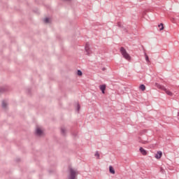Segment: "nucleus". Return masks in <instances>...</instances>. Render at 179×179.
I'll return each instance as SVG.
<instances>
[{"mask_svg": "<svg viewBox=\"0 0 179 179\" xmlns=\"http://www.w3.org/2000/svg\"><path fill=\"white\" fill-rule=\"evenodd\" d=\"M120 52L125 59H127V61H129V59H131V56L129 55V54H128V52H127L125 48H124V47L120 48Z\"/></svg>", "mask_w": 179, "mask_h": 179, "instance_id": "f257e3e1", "label": "nucleus"}, {"mask_svg": "<svg viewBox=\"0 0 179 179\" xmlns=\"http://www.w3.org/2000/svg\"><path fill=\"white\" fill-rule=\"evenodd\" d=\"M69 179H76L78 171L72 168H69Z\"/></svg>", "mask_w": 179, "mask_h": 179, "instance_id": "f03ea898", "label": "nucleus"}, {"mask_svg": "<svg viewBox=\"0 0 179 179\" xmlns=\"http://www.w3.org/2000/svg\"><path fill=\"white\" fill-rule=\"evenodd\" d=\"M157 87H158V89H161V90H164V92H165V93H166V94H168V96H173V92H170L169 90H166V87L163 86V85H160L159 84H156Z\"/></svg>", "mask_w": 179, "mask_h": 179, "instance_id": "7ed1b4c3", "label": "nucleus"}, {"mask_svg": "<svg viewBox=\"0 0 179 179\" xmlns=\"http://www.w3.org/2000/svg\"><path fill=\"white\" fill-rule=\"evenodd\" d=\"M35 134L36 136H43L44 132H43V130H41V129L38 127L36 129Z\"/></svg>", "mask_w": 179, "mask_h": 179, "instance_id": "20e7f679", "label": "nucleus"}, {"mask_svg": "<svg viewBox=\"0 0 179 179\" xmlns=\"http://www.w3.org/2000/svg\"><path fill=\"white\" fill-rule=\"evenodd\" d=\"M90 44L89 43H87L85 44V52L87 53V55H90V48H89L90 47Z\"/></svg>", "mask_w": 179, "mask_h": 179, "instance_id": "39448f33", "label": "nucleus"}, {"mask_svg": "<svg viewBox=\"0 0 179 179\" xmlns=\"http://www.w3.org/2000/svg\"><path fill=\"white\" fill-rule=\"evenodd\" d=\"M162 156H163V152H162V151H158L157 154H155V159H161Z\"/></svg>", "mask_w": 179, "mask_h": 179, "instance_id": "423d86ee", "label": "nucleus"}, {"mask_svg": "<svg viewBox=\"0 0 179 179\" xmlns=\"http://www.w3.org/2000/svg\"><path fill=\"white\" fill-rule=\"evenodd\" d=\"M139 150L143 156H146V155H148V152H146V150L143 149V148L141 147Z\"/></svg>", "mask_w": 179, "mask_h": 179, "instance_id": "0eeeda50", "label": "nucleus"}, {"mask_svg": "<svg viewBox=\"0 0 179 179\" xmlns=\"http://www.w3.org/2000/svg\"><path fill=\"white\" fill-rule=\"evenodd\" d=\"M61 134L62 135H63V136H65V135H66V128H65L64 127H62L61 128Z\"/></svg>", "mask_w": 179, "mask_h": 179, "instance_id": "6e6552de", "label": "nucleus"}, {"mask_svg": "<svg viewBox=\"0 0 179 179\" xmlns=\"http://www.w3.org/2000/svg\"><path fill=\"white\" fill-rule=\"evenodd\" d=\"M2 108L4 109L8 108V101H3L1 103Z\"/></svg>", "mask_w": 179, "mask_h": 179, "instance_id": "1a4fd4ad", "label": "nucleus"}, {"mask_svg": "<svg viewBox=\"0 0 179 179\" xmlns=\"http://www.w3.org/2000/svg\"><path fill=\"white\" fill-rule=\"evenodd\" d=\"M100 90L102 92L103 94L106 93V85H100Z\"/></svg>", "mask_w": 179, "mask_h": 179, "instance_id": "9d476101", "label": "nucleus"}, {"mask_svg": "<svg viewBox=\"0 0 179 179\" xmlns=\"http://www.w3.org/2000/svg\"><path fill=\"white\" fill-rule=\"evenodd\" d=\"M8 90V88L5 87H0V94H2V93H5Z\"/></svg>", "mask_w": 179, "mask_h": 179, "instance_id": "9b49d317", "label": "nucleus"}, {"mask_svg": "<svg viewBox=\"0 0 179 179\" xmlns=\"http://www.w3.org/2000/svg\"><path fill=\"white\" fill-rule=\"evenodd\" d=\"M109 171L111 174H115V170H114V168L112 166H109Z\"/></svg>", "mask_w": 179, "mask_h": 179, "instance_id": "f8f14e48", "label": "nucleus"}, {"mask_svg": "<svg viewBox=\"0 0 179 179\" xmlns=\"http://www.w3.org/2000/svg\"><path fill=\"white\" fill-rule=\"evenodd\" d=\"M140 89L141 90H142V92H144V90L146 89V87L145 86V85L142 84L140 85Z\"/></svg>", "mask_w": 179, "mask_h": 179, "instance_id": "ddd939ff", "label": "nucleus"}, {"mask_svg": "<svg viewBox=\"0 0 179 179\" xmlns=\"http://www.w3.org/2000/svg\"><path fill=\"white\" fill-rule=\"evenodd\" d=\"M158 27H161V28H159L160 31H162V30L164 29V27L163 25V23H161L160 24H159Z\"/></svg>", "mask_w": 179, "mask_h": 179, "instance_id": "4468645a", "label": "nucleus"}, {"mask_svg": "<svg viewBox=\"0 0 179 179\" xmlns=\"http://www.w3.org/2000/svg\"><path fill=\"white\" fill-rule=\"evenodd\" d=\"M94 156L97 157V159H100V154H99V151L95 152Z\"/></svg>", "mask_w": 179, "mask_h": 179, "instance_id": "2eb2a0df", "label": "nucleus"}, {"mask_svg": "<svg viewBox=\"0 0 179 179\" xmlns=\"http://www.w3.org/2000/svg\"><path fill=\"white\" fill-rule=\"evenodd\" d=\"M43 22H44L45 23H50V18H48V17L45 18V19L43 20Z\"/></svg>", "mask_w": 179, "mask_h": 179, "instance_id": "dca6fc26", "label": "nucleus"}, {"mask_svg": "<svg viewBox=\"0 0 179 179\" xmlns=\"http://www.w3.org/2000/svg\"><path fill=\"white\" fill-rule=\"evenodd\" d=\"M145 61L147 62H150V61L149 60V56H148V55H146V53H145Z\"/></svg>", "mask_w": 179, "mask_h": 179, "instance_id": "f3484780", "label": "nucleus"}, {"mask_svg": "<svg viewBox=\"0 0 179 179\" xmlns=\"http://www.w3.org/2000/svg\"><path fill=\"white\" fill-rule=\"evenodd\" d=\"M77 75H78V76H82V75H83L82 71L78 70V71H77Z\"/></svg>", "mask_w": 179, "mask_h": 179, "instance_id": "a211bd4d", "label": "nucleus"}, {"mask_svg": "<svg viewBox=\"0 0 179 179\" xmlns=\"http://www.w3.org/2000/svg\"><path fill=\"white\" fill-rule=\"evenodd\" d=\"M80 110V105L79 103H77L76 110L79 113Z\"/></svg>", "mask_w": 179, "mask_h": 179, "instance_id": "6ab92c4d", "label": "nucleus"}, {"mask_svg": "<svg viewBox=\"0 0 179 179\" xmlns=\"http://www.w3.org/2000/svg\"><path fill=\"white\" fill-rule=\"evenodd\" d=\"M73 136H74V138H76V136H78V131L73 132Z\"/></svg>", "mask_w": 179, "mask_h": 179, "instance_id": "aec40b11", "label": "nucleus"}, {"mask_svg": "<svg viewBox=\"0 0 179 179\" xmlns=\"http://www.w3.org/2000/svg\"><path fill=\"white\" fill-rule=\"evenodd\" d=\"M148 141H141L142 143H147Z\"/></svg>", "mask_w": 179, "mask_h": 179, "instance_id": "412c9836", "label": "nucleus"}, {"mask_svg": "<svg viewBox=\"0 0 179 179\" xmlns=\"http://www.w3.org/2000/svg\"><path fill=\"white\" fill-rule=\"evenodd\" d=\"M102 71H106V68H103V69H102Z\"/></svg>", "mask_w": 179, "mask_h": 179, "instance_id": "4be33fe9", "label": "nucleus"}, {"mask_svg": "<svg viewBox=\"0 0 179 179\" xmlns=\"http://www.w3.org/2000/svg\"><path fill=\"white\" fill-rule=\"evenodd\" d=\"M178 117H179V112L178 113Z\"/></svg>", "mask_w": 179, "mask_h": 179, "instance_id": "5701e85b", "label": "nucleus"}, {"mask_svg": "<svg viewBox=\"0 0 179 179\" xmlns=\"http://www.w3.org/2000/svg\"><path fill=\"white\" fill-rule=\"evenodd\" d=\"M118 26L120 27L121 25H120V24H118Z\"/></svg>", "mask_w": 179, "mask_h": 179, "instance_id": "b1692460", "label": "nucleus"}, {"mask_svg": "<svg viewBox=\"0 0 179 179\" xmlns=\"http://www.w3.org/2000/svg\"><path fill=\"white\" fill-rule=\"evenodd\" d=\"M64 1H71V0H64Z\"/></svg>", "mask_w": 179, "mask_h": 179, "instance_id": "393cba45", "label": "nucleus"}, {"mask_svg": "<svg viewBox=\"0 0 179 179\" xmlns=\"http://www.w3.org/2000/svg\"><path fill=\"white\" fill-rule=\"evenodd\" d=\"M125 30V31H127V29H124Z\"/></svg>", "mask_w": 179, "mask_h": 179, "instance_id": "a878e982", "label": "nucleus"}]
</instances>
